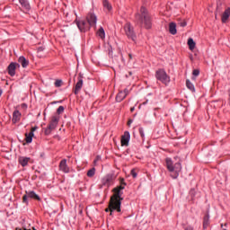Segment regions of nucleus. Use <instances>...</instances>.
Wrapping results in <instances>:
<instances>
[{
	"mask_svg": "<svg viewBox=\"0 0 230 230\" xmlns=\"http://www.w3.org/2000/svg\"><path fill=\"white\" fill-rule=\"evenodd\" d=\"M18 62L19 64H21L22 67H28V66L30 65V61L27 60V58L23 56H21L19 58Z\"/></svg>",
	"mask_w": 230,
	"mask_h": 230,
	"instance_id": "nucleus-18",
	"label": "nucleus"
},
{
	"mask_svg": "<svg viewBox=\"0 0 230 230\" xmlns=\"http://www.w3.org/2000/svg\"><path fill=\"white\" fill-rule=\"evenodd\" d=\"M28 199H34V200H40V197L35 193V191L31 190L29 192H26V194L23 196L22 200L25 204H28Z\"/></svg>",
	"mask_w": 230,
	"mask_h": 230,
	"instance_id": "nucleus-10",
	"label": "nucleus"
},
{
	"mask_svg": "<svg viewBox=\"0 0 230 230\" xmlns=\"http://www.w3.org/2000/svg\"><path fill=\"white\" fill-rule=\"evenodd\" d=\"M59 170L60 172H63V173H69L70 169L69 166L67 165V160L63 159L59 163Z\"/></svg>",
	"mask_w": 230,
	"mask_h": 230,
	"instance_id": "nucleus-14",
	"label": "nucleus"
},
{
	"mask_svg": "<svg viewBox=\"0 0 230 230\" xmlns=\"http://www.w3.org/2000/svg\"><path fill=\"white\" fill-rule=\"evenodd\" d=\"M138 132L141 137H145V129L143 128H139Z\"/></svg>",
	"mask_w": 230,
	"mask_h": 230,
	"instance_id": "nucleus-34",
	"label": "nucleus"
},
{
	"mask_svg": "<svg viewBox=\"0 0 230 230\" xmlns=\"http://www.w3.org/2000/svg\"><path fill=\"white\" fill-rule=\"evenodd\" d=\"M77 80L78 81L75 84L74 91L75 94H78V93L82 91V87H84V76L82 75V74H79Z\"/></svg>",
	"mask_w": 230,
	"mask_h": 230,
	"instance_id": "nucleus-11",
	"label": "nucleus"
},
{
	"mask_svg": "<svg viewBox=\"0 0 230 230\" xmlns=\"http://www.w3.org/2000/svg\"><path fill=\"white\" fill-rule=\"evenodd\" d=\"M136 19L137 21L144 22L145 28H146V30H150V28H152V19L150 18L148 11L145 6L140 8V13L136 14Z\"/></svg>",
	"mask_w": 230,
	"mask_h": 230,
	"instance_id": "nucleus-3",
	"label": "nucleus"
},
{
	"mask_svg": "<svg viewBox=\"0 0 230 230\" xmlns=\"http://www.w3.org/2000/svg\"><path fill=\"white\" fill-rule=\"evenodd\" d=\"M186 85L191 91V93H195V85H193V83L190 80L186 81Z\"/></svg>",
	"mask_w": 230,
	"mask_h": 230,
	"instance_id": "nucleus-24",
	"label": "nucleus"
},
{
	"mask_svg": "<svg viewBox=\"0 0 230 230\" xmlns=\"http://www.w3.org/2000/svg\"><path fill=\"white\" fill-rule=\"evenodd\" d=\"M22 117V114L21 113V111H19L18 110H15L13 112V123H19L21 121V118Z\"/></svg>",
	"mask_w": 230,
	"mask_h": 230,
	"instance_id": "nucleus-16",
	"label": "nucleus"
},
{
	"mask_svg": "<svg viewBox=\"0 0 230 230\" xmlns=\"http://www.w3.org/2000/svg\"><path fill=\"white\" fill-rule=\"evenodd\" d=\"M122 93H124V94H126V96H127V95L129 94L130 90H128V89L126 88L124 91H122Z\"/></svg>",
	"mask_w": 230,
	"mask_h": 230,
	"instance_id": "nucleus-36",
	"label": "nucleus"
},
{
	"mask_svg": "<svg viewBox=\"0 0 230 230\" xmlns=\"http://www.w3.org/2000/svg\"><path fill=\"white\" fill-rule=\"evenodd\" d=\"M2 94H3V90L0 89V96H2Z\"/></svg>",
	"mask_w": 230,
	"mask_h": 230,
	"instance_id": "nucleus-43",
	"label": "nucleus"
},
{
	"mask_svg": "<svg viewBox=\"0 0 230 230\" xmlns=\"http://www.w3.org/2000/svg\"><path fill=\"white\" fill-rule=\"evenodd\" d=\"M27 135H29L31 137H33V136H35V134L33 133V131H31L30 133H27Z\"/></svg>",
	"mask_w": 230,
	"mask_h": 230,
	"instance_id": "nucleus-39",
	"label": "nucleus"
},
{
	"mask_svg": "<svg viewBox=\"0 0 230 230\" xmlns=\"http://www.w3.org/2000/svg\"><path fill=\"white\" fill-rule=\"evenodd\" d=\"M17 67H20V65L18 63H10V65L7 67L8 75H10V76H15V70L17 69Z\"/></svg>",
	"mask_w": 230,
	"mask_h": 230,
	"instance_id": "nucleus-13",
	"label": "nucleus"
},
{
	"mask_svg": "<svg viewBox=\"0 0 230 230\" xmlns=\"http://www.w3.org/2000/svg\"><path fill=\"white\" fill-rule=\"evenodd\" d=\"M106 213H109L111 211V215H112V211H118V208H111V203H109V208L105 209Z\"/></svg>",
	"mask_w": 230,
	"mask_h": 230,
	"instance_id": "nucleus-30",
	"label": "nucleus"
},
{
	"mask_svg": "<svg viewBox=\"0 0 230 230\" xmlns=\"http://www.w3.org/2000/svg\"><path fill=\"white\" fill-rule=\"evenodd\" d=\"M229 17H230V7L226 8L225 10V12L223 13V14L221 15V21L224 24H226V22H227V21H229Z\"/></svg>",
	"mask_w": 230,
	"mask_h": 230,
	"instance_id": "nucleus-17",
	"label": "nucleus"
},
{
	"mask_svg": "<svg viewBox=\"0 0 230 230\" xmlns=\"http://www.w3.org/2000/svg\"><path fill=\"white\" fill-rule=\"evenodd\" d=\"M209 226V215H206L203 218V229H207Z\"/></svg>",
	"mask_w": 230,
	"mask_h": 230,
	"instance_id": "nucleus-23",
	"label": "nucleus"
},
{
	"mask_svg": "<svg viewBox=\"0 0 230 230\" xmlns=\"http://www.w3.org/2000/svg\"><path fill=\"white\" fill-rule=\"evenodd\" d=\"M133 179H136V177H137V172H136V169H132L130 172Z\"/></svg>",
	"mask_w": 230,
	"mask_h": 230,
	"instance_id": "nucleus-33",
	"label": "nucleus"
},
{
	"mask_svg": "<svg viewBox=\"0 0 230 230\" xmlns=\"http://www.w3.org/2000/svg\"><path fill=\"white\" fill-rule=\"evenodd\" d=\"M52 103H57V102H52Z\"/></svg>",
	"mask_w": 230,
	"mask_h": 230,
	"instance_id": "nucleus-50",
	"label": "nucleus"
},
{
	"mask_svg": "<svg viewBox=\"0 0 230 230\" xmlns=\"http://www.w3.org/2000/svg\"><path fill=\"white\" fill-rule=\"evenodd\" d=\"M165 163L167 170L171 173L172 179H177L179 177V173H181L182 171L181 158H179V156H175L173 160H172V158H166Z\"/></svg>",
	"mask_w": 230,
	"mask_h": 230,
	"instance_id": "nucleus-2",
	"label": "nucleus"
},
{
	"mask_svg": "<svg viewBox=\"0 0 230 230\" xmlns=\"http://www.w3.org/2000/svg\"><path fill=\"white\" fill-rule=\"evenodd\" d=\"M155 78L156 80H159V82H162V84H164V85H168L170 84V77L164 69H158L155 72Z\"/></svg>",
	"mask_w": 230,
	"mask_h": 230,
	"instance_id": "nucleus-5",
	"label": "nucleus"
},
{
	"mask_svg": "<svg viewBox=\"0 0 230 230\" xmlns=\"http://www.w3.org/2000/svg\"><path fill=\"white\" fill-rule=\"evenodd\" d=\"M37 128H39V127H37V126L31 128V132H35V130H37Z\"/></svg>",
	"mask_w": 230,
	"mask_h": 230,
	"instance_id": "nucleus-38",
	"label": "nucleus"
},
{
	"mask_svg": "<svg viewBox=\"0 0 230 230\" xmlns=\"http://www.w3.org/2000/svg\"><path fill=\"white\" fill-rule=\"evenodd\" d=\"M221 227H224V225H223V224H221Z\"/></svg>",
	"mask_w": 230,
	"mask_h": 230,
	"instance_id": "nucleus-46",
	"label": "nucleus"
},
{
	"mask_svg": "<svg viewBox=\"0 0 230 230\" xmlns=\"http://www.w3.org/2000/svg\"><path fill=\"white\" fill-rule=\"evenodd\" d=\"M22 107L23 109H27V108H28V106H27L25 103H22Z\"/></svg>",
	"mask_w": 230,
	"mask_h": 230,
	"instance_id": "nucleus-41",
	"label": "nucleus"
},
{
	"mask_svg": "<svg viewBox=\"0 0 230 230\" xmlns=\"http://www.w3.org/2000/svg\"><path fill=\"white\" fill-rule=\"evenodd\" d=\"M21 166H28V163H30V157L26 156H20L18 159Z\"/></svg>",
	"mask_w": 230,
	"mask_h": 230,
	"instance_id": "nucleus-19",
	"label": "nucleus"
},
{
	"mask_svg": "<svg viewBox=\"0 0 230 230\" xmlns=\"http://www.w3.org/2000/svg\"><path fill=\"white\" fill-rule=\"evenodd\" d=\"M192 75L193 76H199V75H200V70L199 69L193 70Z\"/></svg>",
	"mask_w": 230,
	"mask_h": 230,
	"instance_id": "nucleus-35",
	"label": "nucleus"
},
{
	"mask_svg": "<svg viewBox=\"0 0 230 230\" xmlns=\"http://www.w3.org/2000/svg\"><path fill=\"white\" fill-rule=\"evenodd\" d=\"M215 17H216V19H217V13H216V16H215Z\"/></svg>",
	"mask_w": 230,
	"mask_h": 230,
	"instance_id": "nucleus-49",
	"label": "nucleus"
},
{
	"mask_svg": "<svg viewBox=\"0 0 230 230\" xmlns=\"http://www.w3.org/2000/svg\"><path fill=\"white\" fill-rule=\"evenodd\" d=\"M128 57H129V58H132V54H129Z\"/></svg>",
	"mask_w": 230,
	"mask_h": 230,
	"instance_id": "nucleus-44",
	"label": "nucleus"
},
{
	"mask_svg": "<svg viewBox=\"0 0 230 230\" xmlns=\"http://www.w3.org/2000/svg\"><path fill=\"white\" fill-rule=\"evenodd\" d=\"M96 161H98V160H94V163H96Z\"/></svg>",
	"mask_w": 230,
	"mask_h": 230,
	"instance_id": "nucleus-48",
	"label": "nucleus"
},
{
	"mask_svg": "<svg viewBox=\"0 0 230 230\" xmlns=\"http://www.w3.org/2000/svg\"><path fill=\"white\" fill-rule=\"evenodd\" d=\"M25 137L26 143H31L33 141V137H31L28 133L25 134Z\"/></svg>",
	"mask_w": 230,
	"mask_h": 230,
	"instance_id": "nucleus-28",
	"label": "nucleus"
},
{
	"mask_svg": "<svg viewBox=\"0 0 230 230\" xmlns=\"http://www.w3.org/2000/svg\"><path fill=\"white\" fill-rule=\"evenodd\" d=\"M96 173V168H92L87 172V177H94Z\"/></svg>",
	"mask_w": 230,
	"mask_h": 230,
	"instance_id": "nucleus-27",
	"label": "nucleus"
},
{
	"mask_svg": "<svg viewBox=\"0 0 230 230\" xmlns=\"http://www.w3.org/2000/svg\"><path fill=\"white\" fill-rule=\"evenodd\" d=\"M64 111H65L64 106H59V107L58 108V110H57V113H58V114H62V112H64Z\"/></svg>",
	"mask_w": 230,
	"mask_h": 230,
	"instance_id": "nucleus-32",
	"label": "nucleus"
},
{
	"mask_svg": "<svg viewBox=\"0 0 230 230\" xmlns=\"http://www.w3.org/2000/svg\"><path fill=\"white\" fill-rule=\"evenodd\" d=\"M190 194L191 195V197H195V190H190Z\"/></svg>",
	"mask_w": 230,
	"mask_h": 230,
	"instance_id": "nucleus-37",
	"label": "nucleus"
},
{
	"mask_svg": "<svg viewBox=\"0 0 230 230\" xmlns=\"http://www.w3.org/2000/svg\"><path fill=\"white\" fill-rule=\"evenodd\" d=\"M19 3L21 4V10L24 13H28L31 10V5L30 4V2L28 0H19Z\"/></svg>",
	"mask_w": 230,
	"mask_h": 230,
	"instance_id": "nucleus-12",
	"label": "nucleus"
},
{
	"mask_svg": "<svg viewBox=\"0 0 230 230\" xmlns=\"http://www.w3.org/2000/svg\"><path fill=\"white\" fill-rule=\"evenodd\" d=\"M62 84H63L62 80L58 79V80H56L54 85H55V87H62Z\"/></svg>",
	"mask_w": 230,
	"mask_h": 230,
	"instance_id": "nucleus-29",
	"label": "nucleus"
},
{
	"mask_svg": "<svg viewBox=\"0 0 230 230\" xmlns=\"http://www.w3.org/2000/svg\"><path fill=\"white\" fill-rule=\"evenodd\" d=\"M178 25L181 26V28H185V26H188V22H186V21H182L180 22Z\"/></svg>",
	"mask_w": 230,
	"mask_h": 230,
	"instance_id": "nucleus-31",
	"label": "nucleus"
},
{
	"mask_svg": "<svg viewBox=\"0 0 230 230\" xmlns=\"http://www.w3.org/2000/svg\"><path fill=\"white\" fill-rule=\"evenodd\" d=\"M104 8H106V10H108V12H111L112 10V5L109 3L108 0H104L102 3Z\"/></svg>",
	"mask_w": 230,
	"mask_h": 230,
	"instance_id": "nucleus-25",
	"label": "nucleus"
},
{
	"mask_svg": "<svg viewBox=\"0 0 230 230\" xmlns=\"http://www.w3.org/2000/svg\"><path fill=\"white\" fill-rule=\"evenodd\" d=\"M75 24L80 31H83L84 33H85V31H89L91 28V25H89V22H85V20H75Z\"/></svg>",
	"mask_w": 230,
	"mask_h": 230,
	"instance_id": "nucleus-7",
	"label": "nucleus"
},
{
	"mask_svg": "<svg viewBox=\"0 0 230 230\" xmlns=\"http://www.w3.org/2000/svg\"><path fill=\"white\" fill-rule=\"evenodd\" d=\"M217 12H218V7L217 8Z\"/></svg>",
	"mask_w": 230,
	"mask_h": 230,
	"instance_id": "nucleus-47",
	"label": "nucleus"
},
{
	"mask_svg": "<svg viewBox=\"0 0 230 230\" xmlns=\"http://www.w3.org/2000/svg\"><path fill=\"white\" fill-rule=\"evenodd\" d=\"M86 20L89 26H91L92 28H96V22L98 21L96 14H94L93 13H89L86 16Z\"/></svg>",
	"mask_w": 230,
	"mask_h": 230,
	"instance_id": "nucleus-9",
	"label": "nucleus"
},
{
	"mask_svg": "<svg viewBox=\"0 0 230 230\" xmlns=\"http://www.w3.org/2000/svg\"><path fill=\"white\" fill-rule=\"evenodd\" d=\"M188 46H189V49H190V51H193V49H195L196 43L193 40V39L190 38L188 40Z\"/></svg>",
	"mask_w": 230,
	"mask_h": 230,
	"instance_id": "nucleus-22",
	"label": "nucleus"
},
{
	"mask_svg": "<svg viewBox=\"0 0 230 230\" xmlns=\"http://www.w3.org/2000/svg\"><path fill=\"white\" fill-rule=\"evenodd\" d=\"M123 30L128 39H130L131 40H133V42H136L137 36L132 24L130 22H126L124 24Z\"/></svg>",
	"mask_w": 230,
	"mask_h": 230,
	"instance_id": "nucleus-6",
	"label": "nucleus"
},
{
	"mask_svg": "<svg viewBox=\"0 0 230 230\" xmlns=\"http://www.w3.org/2000/svg\"><path fill=\"white\" fill-rule=\"evenodd\" d=\"M98 37L101 39H105V30H103V27H101L99 31H97Z\"/></svg>",
	"mask_w": 230,
	"mask_h": 230,
	"instance_id": "nucleus-26",
	"label": "nucleus"
},
{
	"mask_svg": "<svg viewBox=\"0 0 230 230\" xmlns=\"http://www.w3.org/2000/svg\"><path fill=\"white\" fill-rule=\"evenodd\" d=\"M119 186H117L113 189L114 194L111 197L110 199L111 209H117L118 213H121V200H123L121 196L123 195V190H125V187L127 186L125 179L123 178L119 179Z\"/></svg>",
	"mask_w": 230,
	"mask_h": 230,
	"instance_id": "nucleus-1",
	"label": "nucleus"
},
{
	"mask_svg": "<svg viewBox=\"0 0 230 230\" xmlns=\"http://www.w3.org/2000/svg\"><path fill=\"white\" fill-rule=\"evenodd\" d=\"M134 111H136L135 107L130 108V112H134Z\"/></svg>",
	"mask_w": 230,
	"mask_h": 230,
	"instance_id": "nucleus-42",
	"label": "nucleus"
},
{
	"mask_svg": "<svg viewBox=\"0 0 230 230\" xmlns=\"http://www.w3.org/2000/svg\"><path fill=\"white\" fill-rule=\"evenodd\" d=\"M184 230H194L192 226H187Z\"/></svg>",
	"mask_w": 230,
	"mask_h": 230,
	"instance_id": "nucleus-40",
	"label": "nucleus"
},
{
	"mask_svg": "<svg viewBox=\"0 0 230 230\" xmlns=\"http://www.w3.org/2000/svg\"><path fill=\"white\" fill-rule=\"evenodd\" d=\"M115 179H116V176H114V174H112V173H110V174H107L106 176H104L101 180V182H102V186H106L107 188H109V186H111V184H112V182H114Z\"/></svg>",
	"mask_w": 230,
	"mask_h": 230,
	"instance_id": "nucleus-8",
	"label": "nucleus"
},
{
	"mask_svg": "<svg viewBox=\"0 0 230 230\" xmlns=\"http://www.w3.org/2000/svg\"><path fill=\"white\" fill-rule=\"evenodd\" d=\"M59 120L60 118H58V116L51 117L49 126L45 128V136H49V134H51V132L57 128Z\"/></svg>",
	"mask_w": 230,
	"mask_h": 230,
	"instance_id": "nucleus-4",
	"label": "nucleus"
},
{
	"mask_svg": "<svg viewBox=\"0 0 230 230\" xmlns=\"http://www.w3.org/2000/svg\"><path fill=\"white\" fill-rule=\"evenodd\" d=\"M127 98L125 93H123V91L119 92V93L116 96V102H118L119 103L123 102V100Z\"/></svg>",
	"mask_w": 230,
	"mask_h": 230,
	"instance_id": "nucleus-21",
	"label": "nucleus"
},
{
	"mask_svg": "<svg viewBox=\"0 0 230 230\" xmlns=\"http://www.w3.org/2000/svg\"><path fill=\"white\" fill-rule=\"evenodd\" d=\"M130 123H132V120H129V121H128V125H130Z\"/></svg>",
	"mask_w": 230,
	"mask_h": 230,
	"instance_id": "nucleus-45",
	"label": "nucleus"
},
{
	"mask_svg": "<svg viewBox=\"0 0 230 230\" xmlns=\"http://www.w3.org/2000/svg\"><path fill=\"white\" fill-rule=\"evenodd\" d=\"M129 141H130V132L125 131L124 135L121 137V146H128Z\"/></svg>",
	"mask_w": 230,
	"mask_h": 230,
	"instance_id": "nucleus-15",
	"label": "nucleus"
},
{
	"mask_svg": "<svg viewBox=\"0 0 230 230\" xmlns=\"http://www.w3.org/2000/svg\"><path fill=\"white\" fill-rule=\"evenodd\" d=\"M169 31L171 35H177V24H175V22H171L169 24Z\"/></svg>",
	"mask_w": 230,
	"mask_h": 230,
	"instance_id": "nucleus-20",
	"label": "nucleus"
}]
</instances>
